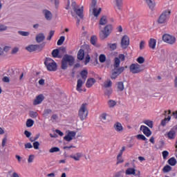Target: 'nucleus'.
Returning <instances> with one entry per match:
<instances>
[{
  "mask_svg": "<svg viewBox=\"0 0 177 177\" xmlns=\"http://www.w3.org/2000/svg\"><path fill=\"white\" fill-rule=\"evenodd\" d=\"M113 25L108 24L106 25L103 30H101L100 32V37L101 39H106L111 32H113Z\"/></svg>",
  "mask_w": 177,
  "mask_h": 177,
  "instance_id": "nucleus-6",
  "label": "nucleus"
},
{
  "mask_svg": "<svg viewBox=\"0 0 177 177\" xmlns=\"http://www.w3.org/2000/svg\"><path fill=\"white\" fill-rule=\"evenodd\" d=\"M32 125H34V120H32V119H28L26 121L27 128H31Z\"/></svg>",
  "mask_w": 177,
  "mask_h": 177,
  "instance_id": "nucleus-39",
  "label": "nucleus"
},
{
  "mask_svg": "<svg viewBox=\"0 0 177 177\" xmlns=\"http://www.w3.org/2000/svg\"><path fill=\"white\" fill-rule=\"evenodd\" d=\"M18 34H19V35H21L22 37H28V35H30V32L21 30L18 31Z\"/></svg>",
  "mask_w": 177,
  "mask_h": 177,
  "instance_id": "nucleus-49",
  "label": "nucleus"
},
{
  "mask_svg": "<svg viewBox=\"0 0 177 177\" xmlns=\"http://www.w3.org/2000/svg\"><path fill=\"white\" fill-rule=\"evenodd\" d=\"M40 48L41 50H42V45H30L27 46L26 49V50H28V52H35V50H37V49H39Z\"/></svg>",
  "mask_w": 177,
  "mask_h": 177,
  "instance_id": "nucleus-13",
  "label": "nucleus"
},
{
  "mask_svg": "<svg viewBox=\"0 0 177 177\" xmlns=\"http://www.w3.org/2000/svg\"><path fill=\"white\" fill-rule=\"evenodd\" d=\"M95 82H96L95 78H88L86 83V88H91L92 86L95 85Z\"/></svg>",
  "mask_w": 177,
  "mask_h": 177,
  "instance_id": "nucleus-17",
  "label": "nucleus"
},
{
  "mask_svg": "<svg viewBox=\"0 0 177 177\" xmlns=\"http://www.w3.org/2000/svg\"><path fill=\"white\" fill-rule=\"evenodd\" d=\"M125 174L126 175H134L135 176H136V169H135L134 168H128L125 171Z\"/></svg>",
  "mask_w": 177,
  "mask_h": 177,
  "instance_id": "nucleus-25",
  "label": "nucleus"
},
{
  "mask_svg": "<svg viewBox=\"0 0 177 177\" xmlns=\"http://www.w3.org/2000/svg\"><path fill=\"white\" fill-rule=\"evenodd\" d=\"M6 30H8V26L0 24V32L1 31H6Z\"/></svg>",
  "mask_w": 177,
  "mask_h": 177,
  "instance_id": "nucleus-58",
  "label": "nucleus"
},
{
  "mask_svg": "<svg viewBox=\"0 0 177 177\" xmlns=\"http://www.w3.org/2000/svg\"><path fill=\"white\" fill-rule=\"evenodd\" d=\"M167 137L172 140V139H175V138H176V131H175V130L174 129H171L168 133H167Z\"/></svg>",
  "mask_w": 177,
  "mask_h": 177,
  "instance_id": "nucleus-21",
  "label": "nucleus"
},
{
  "mask_svg": "<svg viewBox=\"0 0 177 177\" xmlns=\"http://www.w3.org/2000/svg\"><path fill=\"white\" fill-rule=\"evenodd\" d=\"M124 162V159L122 158V155H118L117 156V162L116 165H118V164H122Z\"/></svg>",
  "mask_w": 177,
  "mask_h": 177,
  "instance_id": "nucleus-38",
  "label": "nucleus"
},
{
  "mask_svg": "<svg viewBox=\"0 0 177 177\" xmlns=\"http://www.w3.org/2000/svg\"><path fill=\"white\" fill-rule=\"evenodd\" d=\"M118 75H120V73H118V71H117V68H114L111 72V80H115L117 77H118Z\"/></svg>",
  "mask_w": 177,
  "mask_h": 177,
  "instance_id": "nucleus-24",
  "label": "nucleus"
},
{
  "mask_svg": "<svg viewBox=\"0 0 177 177\" xmlns=\"http://www.w3.org/2000/svg\"><path fill=\"white\" fill-rule=\"evenodd\" d=\"M50 113H52V110L50 109H45L44 111L43 115L44 117H48V115H49Z\"/></svg>",
  "mask_w": 177,
  "mask_h": 177,
  "instance_id": "nucleus-48",
  "label": "nucleus"
},
{
  "mask_svg": "<svg viewBox=\"0 0 177 177\" xmlns=\"http://www.w3.org/2000/svg\"><path fill=\"white\" fill-rule=\"evenodd\" d=\"M29 115L31 118H37V117H38V113L37 111H31L29 113Z\"/></svg>",
  "mask_w": 177,
  "mask_h": 177,
  "instance_id": "nucleus-43",
  "label": "nucleus"
},
{
  "mask_svg": "<svg viewBox=\"0 0 177 177\" xmlns=\"http://www.w3.org/2000/svg\"><path fill=\"white\" fill-rule=\"evenodd\" d=\"M108 104H109V107H114V106H115L117 104V103L115 102V101H114L113 100H110L108 102Z\"/></svg>",
  "mask_w": 177,
  "mask_h": 177,
  "instance_id": "nucleus-51",
  "label": "nucleus"
},
{
  "mask_svg": "<svg viewBox=\"0 0 177 177\" xmlns=\"http://www.w3.org/2000/svg\"><path fill=\"white\" fill-rule=\"evenodd\" d=\"M157 44V40L155 39H150L149 41V46L151 49H156V45Z\"/></svg>",
  "mask_w": 177,
  "mask_h": 177,
  "instance_id": "nucleus-22",
  "label": "nucleus"
},
{
  "mask_svg": "<svg viewBox=\"0 0 177 177\" xmlns=\"http://www.w3.org/2000/svg\"><path fill=\"white\" fill-rule=\"evenodd\" d=\"M96 0H93L91 1V4L90 5V12H92V10L96 9Z\"/></svg>",
  "mask_w": 177,
  "mask_h": 177,
  "instance_id": "nucleus-42",
  "label": "nucleus"
},
{
  "mask_svg": "<svg viewBox=\"0 0 177 177\" xmlns=\"http://www.w3.org/2000/svg\"><path fill=\"white\" fill-rule=\"evenodd\" d=\"M19 52V48L17 47H15L14 48H12V55H15V53H17Z\"/></svg>",
  "mask_w": 177,
  "mask_h": 177,
  "instance_id": "nucleus-62",
  "label": "nucleus"
},
{
  "mask_svg": "<svg viewBox=\"0 0 177 177\" xmlns=\"http://www.w3.org/2000/svg\"><path fill=\"white\" fill-rule=\"evenodd\" d=\"M130 73L132 74H139V73H142L143 69H142V66L139 64H131L129 66Z\"/></svg>",
  "mask_w": 177,
  "mask_h": 177,
  "instance_id": "nucleus-8",
  "label": "nucleus"
},
{
  "mask_svg": "<svg viewBox=\"0 0 177 177\" xmlns=\"http://www.w3.org/2000/svg\"><path fill=\"white\" fill-rule=\"evenodd\" d=\"M113 91L109 89H106L104 92V95H106V96H110V95H111Z\"/></svg>",
  "mask_w": 177,
  "mask_h": 177,
  "instance_id": "nucleus-61",
  "label": "nucleus"
},
{
  "mask_svg": "<svg viewBox=\"0 0 177 177\" xmlns=\"http://www.w3.org/2000/svg\"><path fill=\"white\" fill-rule=\"evenodd\" d=\"M33 147H34L35 150H39V142L35 141L33 142Z\"/></svg>",
  "mask_w": 177,
  "mask_h": 177,
  "instance_id": "nucleus-52",
  "label": "nucleus"
},
{
  "mask_svg": "<svg viewBox=\"0 0 177 177\" xmlns=\"http://www.w3.org/2000/svg\"><path fill=\"white\" fill-rule=\"evenodd\" d=\"M75 135H77L75 131H69L67 135L64 137V139L66 142H71V140L75 138Z\"/></svg>",
  "mask_w": 177,
  "mask_h": 177,
  "instance_id": "nucleus-11",
  "label": "nucleus"
},
{
  "mask_svg": "<svg viewBox=\"0 0 177 177\" xmlns=\"http://www.w3.org/2000/svg\"><path fill=\"white\" fill-rule=\"evenodd\" d=\"M3 82H10V79L8 76H5L2 79Z\"/></svg>",
  "mask_w": 177,
  "mask_h": 177,
  "instance_id": "nucleus-63",
  "label": "nucleus"
},
{
  "mask_svg": "<svg viewBox=\"0 0 177 177\" xmlns=\"http://www.w3.org/2000/svg\"><path fill=\"white\" fill-rule=\"evenodd\" d=\"M113 128H115L116 132H121L124 129V127H122V124H121V123L118 122L114 124Z\"/></svg>",
  "mask_w": 177,
  "mask_h": 177,
  "instance_id": "nucleus-18",
  "label": "nucleus"
},
{
  "mask_svg": "<svg viewBox=\"0 0 177 177\" xmlns=\"http://www.w3.org/2000/svg\"><path fill=\"white\" fill-rule=\"evenodd\" d=\"M171 121V115L167 116V118H165V119L162 120L160 122V125L162 127H165L168 122Z\"/></svg>",
  "mask_w": 177,
  "mask_h": 177,
  "instance_id": "nucleus-28",
  "label": "nucleus"
},
{
  "mask_svg": "<svg viewBox=\"0 0 177 177\" xmlns=\"http://www.w3.org/2000/svg\"><path fill=\"white\" fill-rule=\"evenodd\" d=\"M120 64H121V60H120V58L115 57L114 58V63H113V67L114 68H118L120 67Z\"/></svg>",
  "mask_w": 177,
  "mask_h": 177,
  "instance_id": "nucleus-29",
  "label": "nucleus"
},
{
  "mask_svg": "<svg viewBox=\"0 0 177 177\" xmlns=\"http://www.w3.org/2000/svg\"><path fill=\"white\" fill-rule=\"evenodd\" d=\"M116 6L119 10H122V0H115Z\"/></svg>",
  "mask_w": 177,
  "mask_h": 177,
  "instance_id": "nucleus-33",
  "label": "nucleus"
},
{
  "mask_svg": "<svg viewBox=\"0 0 177 177\" xmlns=\"http://www.w3.org/2000/svg\"><path fill=\"white\" fill-rule=\"evenodd\" d=\"M55 35V30H50L48 37H47V41H50L52 37Z\"/></svg>",
  "mask_w": 177,
  "mask_h": 177,
  "instance_id": "nucleus-53",
  "label": "nucleus"
},
{
  "mask_svg": "<svg viewBox=\"0 0 177 177\" xmlns=\"http://www.w3.org/2000/svg\"><path fill=\"white\" fill-rule=\"evenodd\" d=\"M45 39V35L43 33H39L36 36V41L38 44L42 42Z\"/></svg>",
  "mask_w": 177,
  "mask_h": 177,
  "instance_id": "nucleus-27",
  "label": "nucleus"
},
{
  "mask_svg": "<svg viewBox=\"0 0 177 177\" xmlns=\"http://www.w3.org/2000/svg\"><path fill=\"white\" fill-rule=\"evenodd\" d=\"M88 104L84 103L81 105L78 115L79 118L81 120V121H84V120H86V117H88Z\"/></svg>",
  "mask_w": 177,
  "mask_h": 177,
  "instance_id": "nucleus-5",
  "label": "nucleus"
},
{
  "mask_svg": "<svg viewBox=\"0 0 177 177\" xmlns=\"http://www.w3.org/2000/svg\"><path fill=\"white\" fill-rule=\"evenodd\" d=\"M43 14L44 15V17L46 20H52V17H53L52 12L48 10H43Z\"/></svg>",
  "mask_w": 177,
  "mask_h": 177,
  "instance_id": "nucleus-16",
  "label": "nucleus"
},
{
  "mask_svg": "<svg viewBox=\"0 0 177 177\" xmlns=\"http://www.w3.org/2000/svg\"><path fill=\"white\" fill-rule=\"evenodd\" d=\"M162 171L165 174H167L168 172H170V171H172V167L167 165L163 167Z\"/></svg>",
  "mask_w": 177,
  "mask_h": 177,
  "instance_id": "nucleus-34",
  "label": "nucleus"
},
{
  "mask_svg": "<svg viewBox=\"0 0 177 177\" xmlns=\"http://www.w3.org/2000/svg\"><path fill=\"white\" fill-rule=\"evenodd\" d=\"M44 65L48 71H56L57 70V64L51 58L46 57L44 60Z\"/></svg>",
  "mask_w": 177,
  "mask_h": 177,
  "instance_id": "nucleus-4",
  "label": "nucleus"
},
{
  "mask_svg": "<svg viewBox=\"0 0 177 177\" xmlns=\"http://www.w3.org/2000/svg\"><path fill=\"white\" fill-rule=\"evenodd\" d=\"M59 48H56L53 50L51 55L54 58H56V57L60 58V57L59 56Z\"/></svg>",
  "mask_w": 177,
  "mask_h": 177,
  "instance_id": "nucleus-32",
  "label": "nucleus"
},
{
  "mask_svg": "<svg viewBox=\"0 0 177 177\" xmlns=\"http://www.w3.org/2000/svg\"><path fill=\"white\" fill-rule=\"evenodd\" d=\"M128 66H121V67H118L116 68V71H118V73L120 75V74L124 73V71H125V68H127Z\"/></svg>",
  "mask_w": 177,
  "mask_h": 177,
  "instance_id": "nucleus-40",
  "label": "nucleus"
},
{
  "mask_svg": "<svg viewBox=\"0 0 177 177\" xmlns=\"http://www.w3.org/2000/svg\"><path fill=\"white\" fill-rule=\"evenodd\" d=\"M112 85H113V82H111V80H106L104 83V86L105 88H111V86H112Z\"/></svg>",
  "mask_w": 177,
  "mask_h": 177,
  "instance_id": "nucleus-36",
  "label": "nucleus"
},
{
  "mask_svg": "<svg viewBox=\"0 0 177 177\" xmlns=\"http://www.w3.org/2000/svg\"><path fill=\"white\" fill-rule=\"evenodd\" d=\"M143 123L145 124V125H147L149 128H153V121L147 120H144Z\"/></svg>",
  "mask_w": 177,
  "mask_h": 177,
  "instance_id": "nucleus-41",
  "label": "nucleus"
},
{
  "mask_svg": "<svg viewBox=\"0 0 177 177\" xmlns=\"http://www.w3.org/2000/svg\"><path fill=\"white\" fill-rule=\"evenodd\" d=\"M68 64L71 66L74 65V57H73V55L66 54L62 59L61 67L62 70H66Z\"/></svg>",
  "mask_w": 177,
  "mask_h": 177,
  "instance_id": "nucleus-2",
  "label": "nucleus"
},
{
  "mask_svg": "<svg viewBox=\"0 0 177 177\" xmlns=\"http://www.w3.org/2000/svg\"><path fill=\"white\" fill-rule=\"evenodd\" d=\"M96 42H97V37L96 36H92L91 37V44H92V45H96Z\"/></svg>",
  "mask_w": 177,
  "mask_h": 177,
  "instance_id": "nucleus-47",
  "label": "nucleus"
},
{
  "mask_svg": "<svg viewBox=\"0 0 177 177\" xmlns=\"http://www.w3.org/2000/svg\"><path fill=\"white\" fill-rule=\"evenodd\" d=\"M145 1L149 9L153 12V10H154V8H156V1H154V0H145Z\"/></svg>",
  "mask_w": 177,
  "mask_h": 177,
  "instance_id": "nucleus-15",
  "label": "nucleus"
},
{
  "mask_svg": "<svg viewBox=\"0 0 177 177\" xmlns=\"http://www.w3.org/2000/svg\"><path fill=\"white\" fill-rule=\"evenodd\" d=\"M140 129L147 138L151 136V131L147 126L141 125Z\"/></svg>",
  "mask_w": 177,
  "mask_h": 177,
  "instance_id": "nucleus-10",
  "label": "nucleus"
},
{
  "mask_svg": "<svg viewBox=\"0 0 177 177\" xmlns=\"http://www.w3.org/2000/svg\"><path fill=\"white\" fill-rule=\"evenodd\" d=\"M120 46L122 49H127L129 46V37L128 35H124L122 37Z\"/></svg>",
  "mask_w": 177,
  "mask_h": 177,
  "instance_id": "nucleus-9",
  "label": "nucleus"
},
{
  "mask_svg": "<svg viewBox=\"0 0 177 177\" xmlns=\"http://www.w3.org/2000/svg\"><path fill=\"white\" fill-rule=\"evenodd\" d=\"M84 84H85V80L82 81L81 79H79L77 80L76 90L78 92H81L82 91V89H81V88H82V85H84Z\"/></svg>",
  "mask_w": 177,
  "mask_h": 177,
  "instance_id": "nucleus-20",
  "label": "nucleus"
},
{
  "mask_svg": "<svg viewBox=\"0 0 177 177\" xmlns=\"http://www.w3.org/2000/svg\"><path fill=\"white\" fill-rule=\"evenodd\" d=\"M65 39L66 37L64 36H61L57 42V45H58V46L63 45V43L64 42Z\"/></svg>",
  "mask_w": 177,
  "mask_h": 177,
  "instance_id": "nucleus-35",
  "label": "nucleus"
},
{
  "mask_svg": "<svg viewBox=\"0 0 177 177\" xmlns=\"http://www.w3.org/2000/svg\"><path fill=\"white\" fill-rule=\"evenodd\" d=\"M107 114L106 113H102L101 115H100V118L101 120H102V121H106V120H107Z\"/></svg>",
  "mask_w": 177,
  "mask_h": 177,
  "instance_id": "nucleus-60",
  "label": "nucleus"
},
{
  "mask_svg": "<svg viewBox=\"0 0 177 177\" xmlns=\"http://www.w3.org/2000/svg\"><path fill=\"white\" fill-rule=\"evenodd\" d=\"M99 61L100 63H104V62H106V55L104 54H101L99 56Z\"/></svg>",
  "mask_w": 177,
  "mask_h": 177,
  "instance_id": "nucleus-46",
  "label": "nucleus"
},
{
  "mask_svg": "<svg viewBox=\"0 0 177 177\" xmlns=\"http://www.w3.org/2000/svg\"><path fill=\"white\" fill-rule=\"evenodd\" d=\"M80 75H81L82 78L84 81H86V78H88V71H86V70L82 71L81 73H80Z\"/></svg>",
  "mask_w": 177,
  "mask_h": 177,
  "instance_id": "nucleus-31",
  "label": "nucleus"
},
{
  "mask_svg": "<svg viewBox=\"0 0 177 177\" xmlns=\"http://www.w3.org/2000/svg\"><path fill=\"white\" fill-rule=\"evenodd\" d=\"M71 2L72 9H73L75 13L80 17V19H84V6L80 8L77 6V3L74 0H64L66 5L65 9L68 10L70 9V3Z\"/></svg>",
  "mask_w": 177,
  "mask_h": 177,
  "instance_id": "nucleus-1",
  "label": "nucleus"
},
{
  "mask_svg": "<svg viewBox=\"0 0 177 177\" xmlns=\"http://www.w3.org/2000/svg\"><path fill=\"white\" fill-rule=\"evenodd\" d=\"M146 44V42L145 41H141L140 43V50H143L145 49V45Z\"/></svg>",
  "mask_w": 177,
  "mask_h": 177,
  "instance_id": "nucleus-59",
  "label": "nucleus"
},
{
  "mask_svg": "<svg viewBox=\"0 0 177 177\" xmlns=\"http://www.w3.org/2000/svg\"><path fill=\"white\" fill-rule=\"evenodd\" d=\"M60 151V149L57 147H54L50 149L49 153H57Z\"/></svg>",
  "mask_w": 177,
  "mask_h": 177,
  "instance_id": "nucleus-45",
  "label": "nucleus"
},
{
  "mask_svg": "<svg viewBox=\"0 0 177 177\" xmlns=\"http://www.w3.org/2000/svg\"><path fill=\"white\" fill-rule=\"evenodd\" d=\"M162 41L166 42V44H169V45H174V44L176 42V38L175 36H172L169 34H165L162 36Z\"/></svg>",
  "mask_w": 177,
  "mask_h": 177,
  "instance_id": "nucleus-7",
  "label": "nucleus"
},
{
  "mask_svg": "<svg viewBox=\"0 0 177 177\" xmlns=\"http://www.w3.org/2000/svg\"><path fill=\"white\" fill-rule=\"evenodd\" d=\"M84 57H85V51L83 49L79 50L77 53V59L79 60H84Z\"/></svg>",
  "mask_w": 177,
  "mask_h": 177,
  "instance_id": "nucleus-23",
  "label": "nucleus"
},
{
  "mask_svg": "<svg viewBox=\"0 0 177 177\" xmlns=\"http://www.w3.org/2000/svg\"><path fill=\"white\" fill-rule=\"evenodd\" d=\"M118 59H119V60H120L121 62H125V55L120 54Z\"/></svg>",
  "mask_w": 177,
  "mask_h": 177,
  "instance_id": "nucleus-57",
  "label": "nucleus"
},
{
  "mask_svg": "<svg viewBox=\"0 0 177 177\" xmlns=\"http://www.w3.org/2000/svg\"><path fill=\"white\" fill-rule=\"evenodd\" d=\"M137 62L139 64H143V63H145V58L143 57H139L137 59Z\"/></svg>",
  "mask_w": 177,
  "mask_h": 177,
  "instance_id": "nucleus-54",
  "label": "nucleus"
},
{
  "mask_svg": "<svg viewBox=\"0 0 177 177\" xmlns=\"http://www.w3.org/2000/svg\"><path fill=\"white\" fill-rule=\"evenodd\" d=\"M91 12L95 17H99V15H100V12H102V8H99L98 9L93 8L91 10Z\"/></svg>",
  "mask_w": 177,
  "mask_h": 177,
  "instance_id": "nucleus-26",
  "label": "nucleus"
},
{
  "mask_svg": "<svg viewBox=\"0 0 177 177\" xmlns=\"http://www.w3.org/2000/svg\"><path fill=\"white\" fill-rule=\"evenodd\" d=\"M167 162L171 167H175V165H176L177 162H176V159L175 158L172 157L168 160Z\"/></svg>",
  "mask_w": 177,
  "mask_h": 177,
  "instance_id": "nucleus-30",
  "label": "nucleus"
},
{
  "mask_svg": "<svg viewBox=\"0 0 177 177\" xmlns=\"http://www.w3.org/2000/svg\"><path fill=\"white\" fill-rule=\"evenodd\" d=\"M35 157V156H34V155H30L28 158V162L29 164H31V162H32V161H34Z\"/></svg>",
  "mask_w": 177,
  "mask_h": 177,
  "instance_id": "nucleus-55",
  "label": "nucleus"
},
{
  "mask_svg": "<svg viewBox=\"0 0 177 177\" xmlns=\"http://www.w3.org/2000/svg\"><path fill=\"white\" fill-rule=\"evenodd\" d=\"M169 17H171V10H163L158 19V24H167Z\"/></svg>",
  "mask_w": 177,
  "mask_h": 177,
  "instance_id": "nucleus-3",
  "label": "nucleus"
},
{
  "mask_svg": "<svg viewBox=\"0 0 177 177\" xmlns=\"http://www.w3.org/2000/svg\"><path fill=\"white\" fill-rule=\"evenodd\" d=\"M162 154L163 159L165 160V158H167V157L169 156V152H168V151H163L162 152Z\"/></svg>",
  "mask_w": 177,
  "mask_h": 177,
  "instance_id": "nucleus-56",
  "label": "nucleus"
},
{
  "mask_svg": "<svg viewBox=\"0 0 177 177\" xmlns=\"http://www.w3.org/2000/svg\"><path fill=\"white\" fill-rule=\"evenodd\" d=\"M108 46H109V48L111 50H115V49H117V44H115V43L109 44H108Z\"/></svg>",
  "mask_w": 177,
  "mask_h": 177,
  "instance_id": "nucleus-50",
  "label": "nucleus"
},
{
  "mask_svg": "<svg viewBox=\"0 0 177 177\" xmlns=\"http://www.w3.org/2000/svg\"><path fill=\"white\" fill-rule=\"evenodd\" d=\"M25 149H32V145L30 142L25 144Z\"/></svg>",
  "mask_w": 177,
  "mask_h": 177,
  "instance_id": "nucleus-64",
  "label": "nucleus"
},
{
  "mask_svg": "<svg viewBox=\"0 0 177 177\" xmlns=\"http://www.w3.org/2000/svg\"><path fill=\"white\" fill-rule=\"evenodd\" d=\"M44 99H45V97H44V95L40 94L37 95L33 101V105L37 106L38 104H41V102H44Z\"/></svg>",
  "mask_w": 177,
  "mask_h": 177,
  "instance_id": "nucleus-12",
  "label": "nucleus"
},
{
  "mask_svg": "<svg viewBox=\"0 0 177 177\" xmlns=\"http://www.w3.org/2000/svg\"><path fill=\"white\" fill-rule=\"evenodd\" d=\"M118 90L119 92H122V91H124V83L122 82H118Z\"/></svg>",
  "mask_w": 177,
  "mask_h": 177,
  "instance_id": "nucleus-37",
  "label": "nucleus"
},
{
  "mask_svg": "<svg viewBox=\"0 0 177 177\" xmlns=\"http://www.w3.org/2000/svg\"><path fill=\"white\" fill-rule=\"evenodd\" d=\"M137 139H139V140H145L146 143H147V138L143 134H138Z\"/></svg>",
  "mask_w": 177,
  "mask_h": 177,
  "instance_id": "nucleus-44",
  "label": "nucleus"
},
{
  "mask_svg": "<svg viewBox=\"0 0 177 177\" xmlns=\"http://www.w3.org/2000/svg\"><path fill=\"white\" fill-rule=\"evenodd\" d=\"M107 23V17L106 16H102L100 19L98 24V27L100 30H102V26H106V24Z\"/></svg>",
  "mask_w": 177,
  "mask_h": 177,
  "instance_id": "nucleus-14",
  "label": "nucleus"
},
{
  "mask_svg": "<svg viewBox=\"0 0 177 177\" xmlns=\"http://www.w3.org/2000/svg\"><path fill=\"white\" fill-rule=\"evenodd\" d=\"M70 158H73L75 161H80L81 160V157H82V153L78 152L76 154L70 155Z\"/></svg>",
  "mask_w": 177,
  "mask_h": 177,
  "instance_id": "nucleus-19",
  "label": "nucleus"
}]
</instances>
